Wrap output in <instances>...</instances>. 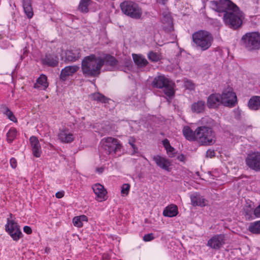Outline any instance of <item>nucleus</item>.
I'll list each match as a JSON object with an SVG mask.
<instances>
[{
    "label": "nucleus",
    "mask_w": 260,
    "mask_h": 260,
    "mask_svg": "<svg viewBox=\"0 0 260 260\" xmlns=\"http://www.w3.org/2000/svg\"><path fill=\"white\" fill-rule=\"evenodd\" d=\"M241 43L248 51L260 49V34L258 32H247L241 38Z\"/></svg>",
    "instance_id": "obj_8"
},
{
    "label": "nucleus",
    "mask_w": 260,
    "mask_h": 260,
    "mask_svg": "<svg viewBox=\"0 0 260 260\" xmlns=\"http://www.w3.org/2000/svg\"><path fill=\"white\" fill-rule=\"evenodd\" d=\"M103 66V61L101 57H97L94 54L85 57L81 62L82 72L86 77L98 76Z\"/></svg>",
    "instance_id": "obj_1"
},
{
    "label": "nucleus",
    "mask_w": 260,
    "mask_h": 260,
    "mask_svg": "<svg viewBox=\"0 0 260 260\" xmlns=\"http://www.w3.org/2000/svg\"><path fill=\"white\" fill-rule=\"evenodd\" d=\"M92 189L96 196V200L100 202L105 201L107 199V191L104 186L99 183L92 185Z\"/></svg>",
    "instance_id": "obj_16"
},
{
    "label": "nucleus",
    "mask_w": 260,
    "mask_h": 260,
    "mask_svg": "<svg viewBox=\"0 0 260 260\" xmlns=\"http://www.w3.org/2000/svg\"><path fill=\"white\" fill-rule=\"evenodd\" d=\"M178 213L177 206L175 205H171L165 208L163 211V215L166 217H172L176 216Z\"/></svg>",
    "instance_id": "obj_25"
},
{
    "label": "nucleus",
    "mask_w": 260,
    "mask_h": 260,
    "mask_svg": "<svg viewBox=\"0 0 260 260\" xmlns=\"http://www.w3.org/2000/svg\"><path fill=\"white\" fill-rule=\"evenodd\" d=\"M64 191H58L56 193L55 197L58 199H61L64 196Z\"/></svg>",
    "instance_id": "obj_47"
},
{
    "label": "nucleus",
    "mask_w": 260,
    "mask_h": 260,
    "mask_svg": "<svg viewBox=\"0 0 260 260\" xmlns=\"http://www.w3.org/2000/svg\"><path fill=\"white\" fill-rule=\"evenodd\" d=\"M248 230L253 234H259L260 220L251 223L248 227Z\"/></svg>",
    "instance_id": "obj_34"
},
{
    "label": "nucleus",
    "mask_w": 260,
    "mask_h": 260,
    "mask_svg": "<svg viewBox=\"0 0 260 260\" xmlns=\"http://www.w3.org/2000/svg\"><path fill=\"white\" fill-rule=\"evenodd\" d=\"M57 137L60 142L64 143H71L74 140L73 134L68 128L60 130Z\"/></svg>",
    "instance_id": "obj_17"
},
{
    "label": "nucleus",
    "mask_w": 260,
    "mask_h": 260,
    "mask_svg": "<svg viewBox=\"0 0 260 260\" xmlns=\"http://www.w3.org/2000/svg\"><path fill=\"white\" fill-rule=\"evenodd\" d=\"M26 15L28 18H31L34 15V12L32 7L23 9Z\"/></svg>",
    "instance_id": "obj_39"
},
{
    "label": "nucleus",
    "mask_w": 260,
    "mask_h": 260,
    "mask_svg": "<svg viewBox=\"0 0 260 260\" xmlns=\"http://www.w3.org/2000/svg\"><path fill=\"white\" fill-rule=\"evenodd\" d=\"M215 156V152L214 150L211 149H209L206 152V156L207 157L212 158Z\"/></svg>",
    "instance_id": "obj_43"
},
{
    "label": "nucleus",
    "mask_w": 260,
    "mask_h": 260,
    "mask_svg": "<svg viewBox=\"0 0 260 260\" xmlns=\"http://www.w3.org/2000/svg\"><path fill=\"white\" fill-rule=\"evenodd\" d=\"M225 243V237L223 234L216 235L210 239L207 245L212 249H219Z\"/></svg>",
    "instance_id": "obj_14"
},
{
    "label": "nucleus",
    "mask_w": 260,
    "mask_h": 260,
    "mask_svg": "<svg viewBox=\"0 0 260 260\" xmlns=\"http://www.w3.org/2000/svg\"><path fill=\"white\" fill-rule=\"evenodd\" d=\"M168 0H157V3H161L164 5Z\"/></svg>",
    "instance_id": "obj_51"
},
{
    "label": "nucleus",
    "mask_w": 260,
    "mask_h": 260,
    "mask_svg": "<svg viewBox=\"0 0 260 260\" xmlns=\"http://www.w3.org/2000/svg\"><path fill=\"white\" fill-rule=\"evenodd\" d=\"M151 85L155 88L164 89L165 94L169 98L174 95V84L164 75L155 77L151 83Z\"/></svg>",
    "instance_id": "obj_6"
},
{
    "label": "nucleus",
    "mask_w": 260,
    "mask_h": 260,
    "mask_svg": "<svg viewBox=\"0 0 260 260\" xmlns=\"http://www.w3.org/2000/svg\"><path fill=\"white\" fill-rule=\"evenodd\" d=\"M190 198L193 206L205 207L207 204V200L198 192L192 193Z\"/></svg>",
    "instance_id": "obj_19"
},
{
    "label": "nucleus",
    "mask_w": 260,
    "mask_h": 260,
    "mask_svg": "<svg viewBox=\"0 0 260 260\" xmlns=\"http://www.w3.org/2000/svg\"><path fill=\"white\" fill-rule=\"evenodd\" d=\"M246 165L255 171H260V152H253L248 154L245 159Z\"/></svg>",
    "instance_id": "obj_11"
},
{
    "label": "nucleus",
    "mask_w": 260,
    "mask_h": 260,
    "mask_svg": "<svg viewBox=\"0 0 260 260\" xmlns=\"http://www.w3.org/2000/svg\"><path fill=\"white\" fill-rule=\"evenodd\" d=\"M183 136L189 141H196V129L193 131L188 126H185L182 130Z\"/></svg>",
    "instance_id": "obj_23"
},
{
    "label": "nucleus",
    "mask_w": 260,
    "mask_h": 260,
    "mask_svg": "<svg viewBox=\"0 0 260 260\" xmlns=\"http://www.w3.org/2000/svg\"><path fill=\"white\" fill-rule=\"evenodd\" d=\"M12 214H10V218H7V222L5 225L6 231L12 237L13 240L17 241L22 237V233L20 231L19 225L12 219Z\"/></svg>",
    "instance_id": "obj_9"
},
{
    "label": "nucleus",
    "mask_w": 260,
    "mask_h": 260,
    "mask_svg": "<svg viewBox=\"0 0 260 260\" xmlns=\"http://www.w3.org/2000/svg\"><path fill=\"white\" fill-rule=\"evenodd\" d=\"M206 104L204 101H198L193 103L191 105V111L193 113H200L204 112L205 109Z\"/></svg>",
    "instance_id": "obj_26"
},
{
    "label": "nucleus",
    "mask_w": 260,
    "mask_h": 260,
    "mask_svg": "<svg viewBox=\"0 0 260 260\" xmlns=\"http://www.w3.org/2000/svg\"><path fill=\"white\" fill-rule=\"evenodd\" d=\"M22 6L23 9L32 7V1L22 0Z\"/></svg>",
    "instance_id": "obj_42"
},
{
    "label": "nucleus",
    "mask_w": 260,
    "mask_h": 260,
    "mask_svg": "<svg viewBox=\"0 0 260 260\" xmlns=\"http://www.w3.org/2000/svg\"><path fill=\"white\" fill-rule=\"evenodd\" d=\"M193 42L196 47L202 51L208 49L213 42V37L209 32L200 30L194 32L192 35Z\"/></svg>",
    "instance_id": "obj_4"
},
{
    "label": "nucleus",
    "mask_w": 260,
    "mask_h": 260,
    "mask_svg": "<svg viewBox=\"0 0 260 260\" xmlns=\"http://www.w3.org/2000/svg\"><path fill=\"white\" fill-rule=\"evenodd\" d=\"M42 86L44 89H46L48 86V83L47 82V77L42 74L39 78L37 80V82L34 85V87L38 88Z\"/></svg>",
    "instance_id": "obj_29"
},
{
    "label": "nucleus",
    "mask_w": 260,
    "mask_h": 260,
    "mask_svg": "<svg viewBox=\"0 0 260 260\" xmlns=\"http://www.w3.org/2000/svg\"><path fill=\"white\" fill-rule=\"evenodd\" d=\"M78 217H79L80 220H81L82 221V222H83V221L87 222L88 221V218L86 215H82L78 216Z\"/></svg>",
    "instance_id": "obj_48"
},
{
    "label": "nucleus",
    "mask_w": 260,
    "mask_h": 260,
    "mask_svg": "<svg viewBox=\"0 0 260 260\" xmlns=\"http://www.w3.org/2000/svg\"><path fill=\"white\" fill-rule=\"evenodd\" d=\"M83 222L80 219L78 216L75 217L73 219V224L77 227L81 228L83 226Z\"/></svg>",
    "instance_id": "obj_40"
},
{
    "label": "nucleus",
    "mask_w": 260,
    "mask_h": 260,
    "mask_svg": "<svg viewBox=\"0 0 260 260\" xmlns=\"http://www.w3.org/2000/svg\"><path fill=\"white\" fill-rule=\"evenodd\" d=\"M154 238L152 233L145 235L143 237V240L145 242L151 241Z\"/></svg>",
    "instance_id": "obj_41"
},
{
    "label": "nucleus",
    "mask_w": 260,
    "mask_h": 260,
    "mask_svg": "<svg viewBox=\"0 0 260 260\" xmlns=\"http://www.w3.org/2000/svg\"><path fill=\"white\" fill-rule=\"evenodd\" d=\"M148 58L152 62H157L162 58L161 55L159 53L150 51L147 55Z\"/></svg>",
    "instance_id": "obj_35"
},
{
    "label": "nucleus",
    "mask_w": 260,
    "mask_h": 260,
    "mask_svg": "<svg viewBox=\"0 0 260 260\" xmlns=\"http://www.w3.org/2000/svg\"><path fill=\"white\" fill-rule=\"evenodd\" d=\"M101 59L103 61V66L106 64V66L114 67L118 64V61L116 58L109 54L106 55L104 57H101Z\"/></svg>",
    "instance_id": "obj_28"
},
{
    "label": "nucleus",
    "mask_w": 260,
    "mask_h": 260,
    "mask_svg": "<svg viewBox=\"0 0 260 260\" xmlns=\"http://www.w3.org/2000/svg\"><path fill=\"white\" fill-rule=\"evenodd\" d=\"M81 50L79 49H74L67 50L66 52L65 61L67 62H74L81 56Z\"/></svg>",
    "instance_id": "obj_21"
},
{
    "label": "nucleus",
    "mask_w": 260,
    "mask_h": 260,
    "mask_svg": "<svg viewBox=\"0 0 260 260\" xmlns=\"http://www.w3.org/2000/svg\"><path fill=\"white\" fill-rule=\"evenodd\" d=\"M135 142L136 139L134 137H131L128 139V144L131 146V147L133 149L134 153H136L138 151V148L135 144Z\"/></svg>",
    "instance_id": "obj_38"
},
{
    "label": "nucleus",
    "mask_w": 260,
    "mask_h": 260,
    "mask_svg": "<svg viewBox=\"0 0 260 260\" xmlns=\"http://www.w3.org/2000/svg\"><path fill=\"white\" fill-rule=\"evenodd\" d=\"M236 5L230 0H219L211 2V7L215 11L224 13L232 9Z\"/></svg>",
    "instance_id": "obj_10"
},
{
    "label": "nucleus",
    "mask_w": 260,
    "mask_h": 260,
    "mask_svg": "<svg viewBox=\"0 0 260 260\" xmlns=\"http://www.w3.org/2000/svg\"><path fill=\"white\" fill-rule=\"evenodd\" d=\"M10 165L12 168L15 169L17 167V160L15 158H11L10 160Z\"/></svg>",
    "instance_id": "obj_44"
},
{
    "label": "nucleus",
    "mask_w": 260,
    "mask_h": 260,
    "mask_svg": "<svg viewBox=\"0 0 260 260\" xmlns=\"http://www.w3.org/2000/svg\"><path fill=\"white\" fill-rule=\"evenodd\" d=\"M31 150L33 155L36 157H40L42 153L41 147L38 138L35 136H31L29 139Z\"/></svg>",
    "instance_id": "obj_20"
},
{
    "label": "nucleus",
    "mask_w": 260,
    "mask_h": 260,
    "mask_svg": "<svg viewBox=\"0 0 260 260\" xmlns=\"http://www.w3.org/2000/svg\"><path fill=\"white\" fill-rule=\"evenodd\" d=\"M196 139L200 145L209 146L215 142V134L211 127L206 126H199L196 128Z\"/></svg>",
    "instance_id": "obj_3"
},
{
    "label": "nucleus",
    "mask_w": 260,
    "mask_h": 260,
    "mask_svg": "<svg viewBox=\"0 0 260 260\" xmlns=\"http://www.w3.org/2000/svg\"><path fill=\"white\" fill-rule=\"evenodd\" d=\"M162 144L165 148L167 153L170 157H173L175 156V149L170 145L169 141L167 139H164L162 141Z\"/></svg>",
    "instance_id": "obj_30"
},
{
    "label": "nucleus",
    "mask_w": 260,
    "mask_h": 260,
    "mask_svg": "<svg viewBox=\"0 0 260 260\" xmlns=\"http://www.w3.org/2000/svg\"><path fill=\"white\" fill-rule=\"evenodd\" d=\"M122 12L125 15L135 19H139L142 15L141 7L136 3L132 1H124L120 4Z\"/></svg>",
    "instance_id": "obj_5"
},
{
    "label": "nucleus",
    "mask_w": 260,
    "mask_h": 260,
    "mask_svg": "<svg viewBox=\"0 0 260 260\" xmlns=\"http://www.w3.org/2000/svg\"><path fill=\"white\" fill-rule=\"evenodd\" d=\"M108 258V255H106V256L105 257V258Z\"/></svg>",
    "instance_id": "obj_53"
},
{
    "label": "nucleus",
    "mask_w": 260,
    "mask_h": 260,
    "mask_svg": "<svg viewBox=\"0 0 260 260\" xmlns=\"http://www.w3.org/2000/svg\"><path fill=\"white\" fill-rule=\"evenodd\" d=\"M254 213L256 217H260V204L254 210Z\"/></svg>",
    "instance_id": "obj_46"
},
{
    "label": "nucleus",
    "mask_w": 260,
    "mask_h": 260,
    "mask_svg": "<svg viewBox=\"0 0 260 260\" xmlns=\"http://www.w3.org/2000/svg\"><path fill=\"white\" fill-rule=\"evenodd\" d=\"M17 131L15 128H11L7 134V139L9 143H11L16 137Z\"/></svg>",
    "instance_id": "obj_36"
},
{
    "label": "nucleus",
    "mask_w": 260,
    "mask_h": 260,
    "mask_svg": "<svg viewBox=\"0 0 260 260\" xmlns=\"http://www.w3.org/2000/svg\"><path fill=\"white\" fill-rule=\"evenodd\" d=\"M102 148L108 154V156L103 157L100 156L102 159L106 160L109 157V155L112 153L115 154L117 152L122 148V144L118 139L109 137L103 139L101 142Z\"/></svg>",
    "instance_id": "obj_7"
},
{
    "label": "nucleus",
    "mask_w": 260,
    "mask_h": 260,
    "mask_svg": "<svg viewBox=\"0 0 260 260\" xmlns=\"http://www.w3.org/2000/svg\"><path fill=\"white\" fill-rule=\"evenodd\" d=\"M133 58L134 62L139 67H144L147 65L148 63L147 59L142 55L133 54Z\"/></svg>",
    "instance_id": "obj_27"
},
{
    "label": "nucleus",
    "mask_w": 260,
    "mask_h": 260,
    "mask_svg": "<svg viewBox=\"0 0 260 260\" xmlns=\"http://www.w3.org/2000/svg\"><path fill=\"white\" fill-rule=\"evenodd\" d=\"M90 99L92 101L106 103L108 102L109 99L107 98L103 94L95 92L89 95Z\"/></svg>",
    "instance_id": "obj_32"
},
{
    "label": "nucleus",
    "mask_w": 260,
    "mask_h": 260,
    "mask_svg": "<svg viewBox=\"0 0 260 260\" xmlns=\"http://www.w3.org/2000/svg\"><path fill=\"white\" fill-rule=\"evenodd\" d=\"M178 159L180 161H183L184 159V156L183 155H181L178 156Z\"/></svg>",
    "instance_id": "obj_50"
},
{
    "label": "nucleus",
    "mask_w": 260,
    "mask_h": 260,
    "mask_svg": "<svg viewBox=\"0 0 260 260\" xmlns=\"http://www.w3.org/2000/svg\"><path fill=\"white\" fill-rule=\"evenodd\" d=\"M1 111L3 114L6 115L10 120L13 122L17 121L16 118L13 112L6 105H3L1 106Z\"/></svg>",
    "instance_id": "obj_33"
},
{
    "label": "nucleus",
    "mask_w": 260,
    "mask_h": 260,
    "mask_svg": "<svg viewBox=\"0 0 260 260\" xmlns=\"http://www.w3.org/2000/svg\"><path fill=\"white\" fill-rule=\"evenodd\" d=\"M152 159L157 167L165 171H170L172 162L170 159L159 155H153Z\"/></svg>",
    "instance_id": "obj_13"
},
{
    "label": "nucleus",
    "mask_w": 260,
    "mask_h": 260,
    "mask_svg": "<svg viewBox=\"0 0 260 260\" xmlns=\"http://www.w3.org/2000/svg\"><path fill=\"white\" fill-rule=\"evenodd\" d=\"M23 231L27 234H30L32 233L31 229L28 226H25L23 228Z\"/></svg>",
    "instance_id": "obj_45"
},
{
    "label": "nucleus",
    "mask_w": 260,
    "mask_h": 260,
    "mask_svg": "<svg viewBox=\"0 0 260 260\" xmlns=\"http://www.w3.org/2000/svg\"><path fill=\"white\" fill-rule=\"evenodd\" d=\"M186 86L187 87V88H190V89H192L194 87L193 84L192 83H191V82H186Z\"/></svg>",
    "instance_id": "obj_49"
},
{
    "label": "nucleus",
    "mask_w": 260,
    "mask_h": 260,
    "mask_svg": "<svg viewBox=\"0 0 260 260\" xmlns=\"http://www.w3.org/2000/svg\"><path fill=\"white\" fill-rule=\"evenodd\" d=\"M221 105H223V103L220 94L212 93L208 97L207 105L208 108L217 109Z\"/></svg>",
    "instance_id": "obj_15"
},
{
    "label": "nucleus",
    "mask_w": 260,
    "mask_h": 260,
    "mask_svg": "<svg viewBox=\"0 0 260 260\" xmlns=\"http://www.w3.org/2000/svg\"><path fill=\"white\" fill-rule=\"evenodd\" d=\"M96 171L100 173H102L103 172V169L102 168H99L96 169Z\"/></svg>",
    "instance_id": "obj_52"
},
{
    "label": "nucleus",
    "mask_w": 260,
    "mask_h": 260,
    "mask_svg": "<svg viewBox=\"0 0 260 260\" xmlns=\"http://www.w3.org/2000/svg\"><path fill=\"white\" fill-rule=\"evenodd\" d=\"M92 3L91 0H81L78 6L79 10L82 13H87L89 11L88 7Z\"/></svg>",
    "instance_id": "obj_31"
},
{
    "label": "nucleus",
    "mask_w": 260,
    "mask_h": 260,
    "mask_svg": "<svg viewBox=\"0 0 260 260\" xmlns=\"http://www.w3.org/2000/svg\"><path fill=\"white\" fill-rule=\"evenodd\" d=\"M248 106L251 110L260 109V96H253L249 100Z\"/></svg>",
    "instance_id": "obj_24"
},
{
    "label": "nucleus",
    "mask_w": 260,
    "mask_h": 260,
    "mask_svg": "<svg viewBox=\"0 0 260 260\" xmlns=\"http://www.w3.org/2000/svg\"><path fill=\"white\" fill-rule=\"evenodd\" d=\"M130 189V185L128 184H124L121 190V193L122 196H127L129 192Z\"/></svg>",
    "instance_id": "obj_37"
},
{
    "label": "nucleus",
    "mask_w": 260,
    "mask_h": 260,
    "mask_svg": "<svg viewBox=\"0 0 260 260\" xmlns=\"http://www.w3.org/2000/svg\"><path fill=\"white\" fill-rule=\"evenodd\" d=\"M79 69L78 66H69L61 70L60 74V79L62 81H66L67 78L72 76Z\"/></svg>",
    "instance_id": "obj_18"
},
{
    "label": "nucleus",
    "mask_w": 260,
    "mask_h": 260,
    "mask_svg": "<svg viewBox=\"0 0 260 260\" xmlns=\"http://www.w3.org/2000/svg\"><path fill=\"white\" fill-rule=\"evenodd\" d=\"M41 61L43 64L52 67L57 66L58 63L57 57L51 54H46L41 59Z\"/></svg>",
    "instance_id": "obj_22"
},
{
    "label": "nucleus",
    "mask_w": 260,
    "mask_h": 260,
    "mask_svg": "<svg viewBox=\"0 0 260 260\" xmlns=\"http://www.w3.org/2000/svg\"><path fill=\"white\" fill-rule=\"evenodd\" d=\"M220 96L222 97V102L224 106L232 107L235 105L237 96L231 89L224 90Z\"/></svg>",
    "instance_id": "obj_12"
},
{
    "label": "nucleus",
    "mask_w": 260,
    "mask_h": 260,
    "mask_svg": "<svg viewBox=\"0 0 260 260\" xmlns=\"http://www.w3.org/2000/svg\"><path fill=\"white\" fill-rule=\"evenodd\" d=\"M223 21L226 25L234 29L240 27L244 18V14L237 5L223 14Z\"/></svg>",
    "instance_id": "obj_2"
}]
</instances>
